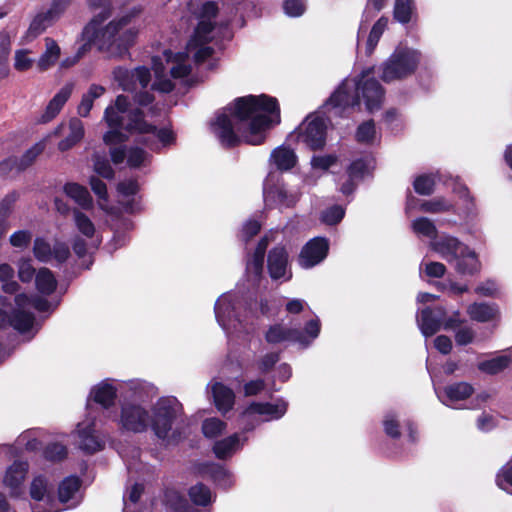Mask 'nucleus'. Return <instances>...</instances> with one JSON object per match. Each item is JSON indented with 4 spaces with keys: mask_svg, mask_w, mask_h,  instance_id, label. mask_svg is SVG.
Listing matches in <instances>:
<instances>
[{
    "mask_svg": "<svg viewBox=\"0 0 512 512\" xmlns=\"http://www.w3.org/2000/svg\"><path fill=\"white\" fill-rule=\"evenodd\" d=\"M88 463L81 461L79 464L80 476L73 474L66 476L65 480V503L66 510L76 508L84 499L85 488L93 479V475L88 474Z\"/></svg>",
    "mask_w": 512,
    "mask_h": 512,
    "instance_id": "obj_12",
    "label": "nucleus"
},
{
    "mask_svg": "<svg viewBox=\"0 0 512 512\" xmlns=\"http://www.w3.org/2000/svg\"><path fill=\"white\" fill-rule=\"evenodd\" d=\"M197 473L209 479L219 488L228 490L234 485L233 474L222 464L216 462H201L196 465Z\"/></svg>",
    "mask_w": 512,
    "mask_h": 512,
    "instance_id": "obj_17",
    "label": "nucleus"
},
{
    "mask_svg": "<svg viewBox=\"0 0 512 512\" xmlns=\"http://www.w3.org/2000/svg\"><path fill=\"white\" fill-rule=\"evenodd\" d=\"M93 401L101 405L104 409H109L115 404L117 399V389L108 382H101L94 386L90 392Z\"/></svg>",
    "mask_w": 512,
    "mask_h": 512,
    "instance_id": "obj_28",
    "label": "nucleus"
},
{
    "mask_svg": "<svg viewBox=\"0 0 512 512\" xmlns=\"http://www.w3.org/2000/svg\"><path fill=\"white\" fill-rule=\"evenodd\" d=\"M383 429L385 434L392 439L401 437L400 423L393 413H388L383 419Z\"/></svg>",
    "mask_w": 512,
    "mask_h": 512,
    "instance_id": "obj_57",
    "label": "nucleus"
},
{
    "mask_svg": "<svg viewBox=\"0 0 512 512\" xmlns=\"http://www.w3.org/2000/svg\"><path fill=\"white\" fill-rule=\"evenodd\" d=\"M412 230L418 235L436 239L438 235L437 228L433 221L427 217H418L412 222Z\"/></svg>",
    "mask_w": 512,
    "mask_h": 512,
    "instance_id": "obj_44",
    "label": "nucleus"
},
{
    "mask_svg": "<svg viewBox=\"0 0 512 512\" xmlns=\"http://www.w3.org/2000/svg\"><path fill=\"white\" fill-rule=\"evenodd\" d=\"M53 485L43 475L35 476L30 484V496L37 502H42L45 507L42 509L39 504L32 507L33 512H59L64 503V496L61 493V483L58 487V496L54 497Z\"/></svg>",
    "mask_w": 512,
    "mask_h": 512,
    "instance_id": "obj_8",
    "label": "nucleus"
},
{
    "mask_svg": "<svg viewBox=\"0 0 512 512\" xmlns=\"http://www.w3.org/2000/svg\"><path fill=\"white\" fill-rule=\"evenodd\" d=\"M211 122V130L220 145L227 150L242 143L259 146L265 143L269 131L281 122L280 106L267 94L235 98Z\"/></svg>",
    "mask_w": 512,
    "mask_h": 512,
    "instance_id": "obj_1",
    "label": "nucleus"
},
{
    "mask_svg": "<svg viewBox=\"0 0 512 512\" xmlns=\"http://www.w3.org/2000/svg\"><path fill=\"white\" fill-rule=\"evenodd\" d=\"M510 363V357L502 355L480 362L478 364V369L486 374L496 375L506 369Z\"/></svg>",
    "mask_w": 512,
    "mask_h": 512,
    "instance_id": "obj_40",
    "label": "nucleus"
},
{
    "mask_svg": "<svg viewBox=\"0 0 512 512\" xmlns=\"http://www.w3.org/2000/svg\"><path fill=\"white\" fill-rule=\"evenodd\" d=\"M113 76L119 86L127 92L136 90V82L142 89H146L151 81V72L146 66H138L134 70L118 66L113 70Z\"/></svg>",
    "mask_w": 512,
    "mask_h": 512,
    "instance_id": "obj_13",
    "label": "nucleus"
},
{
    "mask_svg": "<svg viewBox=\"0 0 512 512\" xmlns=\"http://www.w3.org/2000/svg\"><path fill=\"white\" fill-rule=\"evenodd\" d=\"M348 176L352 179L361 180L368 173V162L364 158L353 160L346 170Z\"/></svg>",
    "mask_w": 512,
    "mask_h": 512,
    "instance_id": "obj_56",
    "label": "nucleus"
},
{
    "mask_svg": "<svg viewBox=\"0 0 512 512\" xmlns=\"http://www.w3.org/2000/svg\"><path fill=\"white\" fill-rule=\"evenodd\" d=\"M66 197L72 198L84 210L93 207V199L88 189L78 183H66Z\"/></svg>",
    "mask_w": 512,
    "mask_h": 512,
    "instance_id": "obj_31",
    "label": "nucleus"
},
{
    "mask_svg": "<svg viewBox=\"0 0 512 512\" xmlns=\"http://www.w3.org/2000/svg\"><path fill=\"white\" fill-rule=\"evenodd\" d=\"M264 259L265 258L253 254L251 260L247 262L246 271L253 276L255 281H259L262 277Z\"/></svg>",
    "mask_w": 512,
    "mask_h": 512,
    "instance_id": "obj_64",
    "label": "nucleus"
},
{
    "mask_svg": "<svg viewBox=\"0 0 512 512\" xmlns=\"http://www.w3.org/2000/svg\"><path fill=\"white\" fill-rule=\"evenodd\" d=\"M92 10L101 9L84 27L81 39L76 42V53L73 57H66V68L75 65L84 57L93 46L107 58L121 59L130 55L129 50L136 43L139 27L135 20L143 9L135 6L124 15L110 21L106 26L102 24L112 15L111 0H87Z\"/></svg>",
    "mask_w": 512,
    "mask_h": 512,
    "instance_id": "obj_2",
    "label": "nucleus"
},
{
    "mask_svg": "<svg viewBox=\"0 0 512 512\" xmlns=\"http://www.w3.org/2000/svg\"><path fill=\"white\" fill-rule=\"evenodd\" d=\"M262 224L259 220L251 218L248 219L244 224L242 225V229L239 234V238L242 242L247 244L250 242L256 235L259 234L261 231Z\"/></svg>",
    "mask_w": 512,
    "mask_h": 512,
    "instance_id": "obj_53",
    "label": "nucleus"
},
{
    "mask_svg": "<svg viewBox=\"0 0 512 512\" xmlns=\"http://www.w3.org/2000/svg\"><path fill=\"white\" fill-rule=\"evenodd\" d=\"M33 253L34 256L41 262H47L52 257V250L50 244L41 238L35 239Z\"/></svg>",
    "mask_w": 512,
    "mask_h": 512,
    "instance_id": "obj_60",
    "label": "nucleus"
},
{
    "mask_svg": "<svg viewBox=\"0 0 512 512\" xmlns=\"http://www.w3.org/2000/svg\"><path fill=\"white\" fill-rule=\"evenodd\" d=\"M146 155L147 153L143 148L137 146L130 147L127 152V165L132 169L140 168L145 161Z\"/></svg>",
    "mask_w": 512,
    "mask_h": 512,
    "instance_id": "obj_59",
    "label": "nucleus"
},
{
    "mask_svg": "<svg viewBox=\"0 0 512 512\" xmlns=\"http://www.w3.org/2000/svg\"><path fill=\"white\" fill-rule=\"evenodd\" d=\"M37 290L43 295H50L56 289L57 282L52 272L47 268H41L35 276Z\"/></svg>",
    "mask_w": 512,
    "mask_h": 512,
    "instance_id": "obj_37",
    "label": "nucleus"
},
{
    "mask_svg": "<svg viewBox=\"0 0 512 512\" xmlns=\"http://www.w3.org/2000/svg\"><path fill=\"white\" fill-rule=\"evenodd\" d=\"M432 245L448 261H456L455 269L459 274L473 276L480 272L481 262L477 253L458 238L443 236Z\"/></svg>",
    "mask_w": 512,
    "mask_h": 512,
    "instance_id": "obj_6",
    "label": "nucleus"
},
{
    "mask_svg": "<svg viewBox=\"0 0 512 512\" xmlns=\"http://www.w3.org/2000/svg\"><path fill=\"white\" fill-rule=\"evenodd\" d=\"M61 134L62 125H59L53 132L25 150L20 156L12 154L2 159L0 161V178L7 179L13 174H19L27 170L35 163L46 147L57 146L62 151L64 149V138Z\"/></svg>",
    "mask_w": 512,
    "mask_h": 512,
    "instance_id": "obj_5",
    "label": "nucleus"
},
{
    "mask_svg": "<svg viewBox=\"0 0 512 512\" xmlns=\"http://www.w3.org/2000/svg\"><path fill=\"white\" fill-rule=\"evenodd\" d=\"M226 423L218 418H208L202 423V433L206 438L212 439L222 434Z\"/></svg>",
    "mask_w": 512,
    "mask_h": 512,
    "instance_id": "obj_51",
    "label": "nucleus"
},
{
    "mask_svg": "<svg viewBox=\"0 0 512 512\" xmlns=\"http://www.w3.org/2000/svg\"><path fill=\"white\" fill-rule=\"evenodd\" d=\"M184 54L176 53L174 56V61L177 63L170 69V75L174 79H181L187 77L191 73V66L183 63Z\"/></svg>",
    "mask_w": 512,
    "mask_h": 512,
    "instance_id": "obj_58",
    "label": "nucleus"
},
{
    "mask_svg": "<svg viewBox=\"0 0 512 512\" xmlns=\"http://www.w3.org/2000/svg\"><path fill=\"white\" fill-rule=\"evenodd\" d=\"M422 60V53L410 47L398 46L382 63L380 78L385 83L403 80L415 74Z\"/></svg>",
    "mask_w": 512,
    "mask_h": 512,
    "instance_id": "obj_7",
    "label": "nucleus"
},
{
    "mask_svg": "<svg viewBox=\"0 0 512 512\" xmlns=\"http://www.w3.org/2000/svg\"><path fill=\"white\" fill-rule=\"evenodd\" d=\"M453 209L454 206L443 197L426 200L420 204V210L427 213L450 212Z\"/></svg>",
    "mask_w": 512,
    "mask_h": 512,
    "instance_id": "obj_45",
    "label": "nucleus"
},
{
    "mask_svg": "<svg viewBox=\"0 0 512 512\" xmlns=\"http://www.w3.org/2000/svg\"><path fill=\"white\" fill-rule=\"evenodd\" d=\"M264 338L268 344L272 345H276L284 341L298 342L301 344L309 343L302 331L296 328H286L281 324L270 325L264 334Z\"/></svg>",
    "mask_w": 512,
    "mask_h": 512,
    "instance_id": "obj_21",
    "label": "nucleus"
},
{
    "mask_svg": "<svg viewBox=\"0 0 512 512\" xmlns=\"http://www.w3.org/2000/svg\"><path fill=\"white\" fill-rule=\"evenodd\" d=\"M12 34L8 30H0V80L10 73L9 56L12 50Z\"/></svg>",
    "mask_w": 512,
    "mask_h": 512,
    "instance_id": "obj_30",
    "label": "nucleus"
},
{
    "mask_svg": "<svg viewBox=\"0 0 512 512\" xmlns=\"http://www.w3.org/2000/svg\"><path fill=\"white\" fill-rule=\"evenodd\" d=\"M239 436L234 433L226 438L218 440L214 443L212 451L216 458L225 460L229 458L239 447Z\"/></svg>",
    "mask_w": 512,
    "mask_h": 512,
    "instance_id": "obj_34",
    "label": "nucleus"
},
{
    "mask_svg": "<svg viewBox=\"0 0 512 512\" xmlns=\"http://www.w3.org/2000/svg\"><path fill=\"white\" fill-rule=\"evenodd\" d=\"M296 140L311 151L323 150L326 145L327 126L323 118L316 116L306 119L294 131Z\"/></svg>",
    "mask_w": 512,
    "mask_h": 512,
    "instance_id": "obj_9",
    "label": "nucleus"
},
{
    "mask_svg": "<svg viewBox=\"0 0 512 512\" xmlns=\"http://www.w3.org/2000/svg\"><path fill=\"white\" fill-rule=\"evenodd\" d=\"M17 267L18 277L24 283L30 282L33 279V277L36 276L35 269L32 265L31 259L21 258L18 261Z\"/></svg>",
    "mask_w": 512,
    "mask_h": 512,
    "instance_id": "obj_61",
    "label": "nucleus"
},
{
    "mask_svg": "<svg viewBox=\"0 0 512 512\" xmlns=\"http://www.w3.org/2000/svg\"><path fill=\"white\" fill-rule=\"evenodd\" d=\"M51 307V303L42 296L17 294L14 298V307L6 297H0V329L12 327L20 333H25L34 326L35 317L31 309L48 312Z\"/></svg>",
    "mask_w": 512,
    "mask_h": 512,
    "instance_id": "obj_3",
    "label": "nucleus"
},
{
    "mask_svg": "<svg viewBox=\"0 0 512 512\" xmlns=\"http://www.w3.org/2000/svg\"><path fill=\"white\" fill-rule=\"evenodd\" d=\"M415 10L414 0H395L393 17L401 24H408Z\"/></svg>",
    "mask_w": 512,
    "mask_h": 512,
    "instance_id": "obj_41",
    "label": "nucleus"
},
{
    "mask_svg": "<svg viewBox=\"0 0 512 512\" xmlns=\"http://www.w3.org/2000/svg\"><path fill=\"white\" fill-rule=\"evenodd\" d=\"M32 240V233L29 230H18L14 232L10 238V244L18 249H25Z\"/></svg>",
    "mask_w": 512,
    "mask_h": 512,
    "instance_id": "obj_63",
    "label": "nucleus"
},
{
    "mask_svg": "<svg viewBox=\"0 0 512 512\" xmlns=\"http://www.w3.org/2000/svg\"><path fill=\"white\" fill-rule=\"evenodd\" d=\"M326 106L346 110L359 105V95H351L345 82H342L325 101Z\"/></svg>",
    "mask_w": 512,
    "mask_h": 512,
    "instance_id": "obj_23",
    "label": "nucleus"
},
{
    "mask_svg": "<svg viewBox=\"0 0 512 512\" xmlns=\"http://www.w3.org/2000/svg\"><path fill=\"white\" fill-rule=\"evenodd\" d=\"M446 316L447 309L443 305L428 306L422 309L417 320L422 334L425 337L435 335L443 326Z\"/></svg>",
    "mask_w": 512,
    "mask_h": 512,
    "instance_id": "obj_16",
    "label": "nucleus"
},
{
    "mask_svg": "<svg viewBox=\"0 0 512 512\" xmlns=\"http://www.w3.org/2000/svg\"><path fill=\"white\" fill-rule=\"evenodd\" d=\"M32 52L29 49H17L14 53V68L19 72H25L31 69L35 63L34 58L30 56Z\"/></svg>",
    "mask_w": 512,
    "mask_h": 512,
    "instance_id": "obj_52",
    "label": "nucleus"
},
{
    "mask_svg": "<svg viewBox=\"0 0 512 512\" xmlns=\"http://www.w3.org/2000/svg\"><path fill=\"white\" fill-rule=\"evenodd\" d=\"M372 68L363 70L355 79V95L362 97L368 112L372 113L379 110L382 106L385 90L375 78H368L372 73Z\"/></svg>",
    "mask_w": 512,
    "mask_h": 512,
    "instance_id": "obj_11",
    "label": "nucleus"
},
{
    "mask_svg": "<svg viewBox=\"0 0 512 512\" xmlns=\"http://www.w3.org/2000/svg\"><path fill=\"white\" fill-rule=\"evenodd\" d=\"M328 252V240L324 237H315L302 247L298 263L304 269L312 268L321 263L327 257Z\"/></svg>",
    "mask_w": 512,
    "mask_h": 512,
    "instance_id": "obj_15",
    "label": "nucleus"
},
{
    "mask_svg": "<svg viewBox=\"0 0 512 512\" xmlns=\"http://www.w3.org/2000/svg\"><path fill=\"white\" fill-rule=\"evenodd\" d=\"M435 180L431 175H418L413 181L414 191L423 196H430L435 190Z\"/></svg>",
    "mask_w": 512,
    "mask_h": 512,
    "instance_id": "obj_46",
    "label": "nucleus"
},
{
    "mask_svg": "<svg viewBox=\"0 0 512 512\" xmlns=\"http://www.w3.org/2000/svg\"><path fill=\"white\" fill-rule=\"evenodd\" d=\"M72 250L77 257V261H74L75 264L72 263V256L69 251V248L66 246V269L68 266L73 268L72 274L77 276L79 272L82 270H88L92 266L94 259L91 254L87 252V242L83 238L76 236L72 240ZM68 280V272L66 271V281Z\"/></svg>",
    "mask_w": 512,
    "mask_h": 512,
    "instance_id": "obj_18",
    "label": "nucleus"
},
{
    "mask_svg": "<svg viewBox=\"0 0 512 512\" xmlns=\"http://www.w3.org/2000/svg\"><path fill=\"white\" fill-rule=\"evenodd\" d=\"M93 169L102 178L112 180L115 177V171L109 161L102 156H93Z\"/></svg>",
    "mask_w": 512,
    "mask_h": 512,
    "instance_id": "obj_54",
    "label": "nucleus"
},
{
    "mask_svg": "<svg viewBox=\"0 0 512 512\" xmlns=\"http://www.w3.org/2000/svg\"><path fill=\"white\" fill-rule=\"evenodd\" d=\"M215 29V23L211 20L201 19L197 23L191 42L194 45H204L211 41L210 34Z\"/></svg>",
    "mask_w": 512,
    "mask_h": 512,
    "instance_id": "obj_38",
    "label": "nucleus"
},
{
    "mask_svg": "<svg viewBox=\"0 0 512 512\" xmlns=\"http://www.w3.org/2000/svg\"><path fill=\"white\" fill-rule=\"evenodd\" d=\"M60 13L61 8L58 3H54L49 9L39 11L33 17L27 31L22 36L21 43H29L41 35L60 17Z\"/></svg>",
    "mask_w": 512,
    "mask_h": 512,
    "instance_id": "obj_14",
    "label": "nucleus"
},
{
    "mask_svg": "<svg viewBox=\"0 0 512 512\" xmlns=\"http://www.w3.org/2000/svg\"><path fill=\"white\" fill-rule=\"evenodd\" d=\"M247 309L252 316L259 318L260 316L271 318L278 315L280 305L275 298L260 297L248 304Z\"/></svg>",
    "mask_w": 512,
    "mask_h": 512,
    "instance_id": "obj_26",
    "label": "nucleus"
},
{
    "mask_svg": "<svg viewBox=\"0 0 512 512\" xmlns=\"http://www.w3.org/2000/svg\"><path fill=\"white\" fill-rule=\"evenodd\" d=\"M278 170L287 171L292 169L297 163V156L290 148L280 146L275 148L271 153Z\"/></svg>",
    "mask_w": 512,
    "mask_h": 512,
    "instance_id": "obj_33",
    "label": "nucleus"
},
{
    "mask_svg": "<svg viewBox=\"0 0 512 512\" xmlns=\"http://www.w3.org/2000/svg\"><path fill=\"white\" fill-rule=\"evenodd\" d=\"M345 216V209L341 205H332L321 213L320 220L322 223L334 226L339 224Z\"/></svg>",
    "mask_w": 512,
    "mask_h": 512,
    "instance_id": "obj_50",
    "label": "nucleus"
},
{
    "mask_svg": "<svg viewBox=\"0 0 512 512\" xmlns=\"http://www.w3.org/2000/svg\"><path fill=\"white\" fill-rule=\"evenodd\" d=\"M149 428L154 435L162 440L178 442L181 438L179 428L172 430L174 423L183 415V406L175 397H161L153 405Z\"/></svg>",
    "mask_w": 512,
    "mask_h": 512,
    "instance_id": "obj_4",
    "label": "nucleus"
},
{
    "mask_svg": "<svg viewBox=\"0 0 512 512\" xmlns=\"http://www.w3.org/2000/svg\"><path fill=\"white\" fill-rule=\"evenodd\" d=\"M188 496L196 506L206 507L212 503V493L208 486L202 482L192 485L188 489Z\"/></svg>",
    "mask_w": 512,
    "mask_h": 512,
    "instance_id": "obj_36",
    "label": "nucleus"
},
{
    "mask_svg": "<svg viewBox=\"0 0 512 512\" xmlns=\"http://www.w3.org/2000/svg\"><path fill=\"white\" fill-rule=\"evenodd\" d=\"M268 196L276 203L285 207H293L297 202V198L294 195L290 194L284 187L280 186L272 187L268 192Z\"/></svg>",
    "mask_w": 512,
    "mask_h": 512,
    "instance_id": "obj_49",
    "label": "nucleus"
},
{
    "mask_svg": "<svg viewBox=\"0 0 512 512\" xmlns=\"http://www.w3.org/2000/svg\"><path fill=\"white\" fill-rule=\"evenodd\" d=\"M467 312L472 320L484 323L493 320L498 313V309L495 304L475 302L469 305Z\"/></svg>",
    "mask_w": 512,
    "mask_h": 512,
    "instance_id": "obj_32",
    "label": "nucleus"
},
{
    "mask_svg": "<svg viewBox=\"0 0 512 512\" xmlns=\"http://www.w3.org/2000/svg\"><path fill=\"white\" fill-rule=\"evenodd\" d=\"M128 122L124 129L133 134H149L157 130V126L145 120V113L141 108H134L128 112Z\"/></svg>",
    "mask_w": 512,
    "mask_h": 512,
    "instance_id": "obj_25",
    "label": "nucleus"
},
{
    "mask_svg": "<svg viewBox=\"0 0 512 512\" xmlns=\"http://www.w3.org/2000/svg\"><path fill=\"white\" fill-rule=\"evenodd\" d=\"M376 137V127L373 119L366 120L358 125L355 131V140L360 144H372Z\"/></svg>",
    "mask_w": 512,
    "mask_h": 512,
    "instance_id": "obj_43",
    "label": "nucleus"
},
{
    "mask_svg": "<svg viewBox=\"0 0 512 512\" xmlns=\"http://www.w3.org/2000/svg\"><path fill=\"white\" fill-rule=\"evenodd\" d=\"M78 436L80 449L88 455H93L104 448V442L95 434L94 424L79 429Z\"/></svg>",
    "mask_w": 512,
    "mask_h": 512,
    "instance_id": "obj_27",
    "label": "nucleus"
},
{
    "mask_svg": "<svg viewBox=\"0 0 512 512\" xmlns=\"http://www.w3.org/2000/svg\"><path fill=\"white\" fill-rule=\"evenodd\" d=\"M150 411L140 403L124 402L120 408L118 425L121 430L141 434L149 429Z\"/></svg>",
    "mask_w": 512,
    "mask_h": 512,
    "instance_id": "obj_10",
    "label": "nucleus"
},
{
    "mask_svg": "<svg viewBox=\"0 0 512 512\" xmlns=\"http://www.w3.org/2000/svg\"><path fill=\"white\" fill-rule=\"evenodd\" d=\"M284 13L289 17H300L306 10L304 0H284L283 1Z\"/></svg>",
    "mask_w": 512,
    "mask_h": 512,
    "instance_id": "obj_62",
    "label": "nucleus"
},
{
    "mask_svg": "<svg viewBox=\"0 0 512 512\" xmlns=\"http://www.w3.org/2000/svg\"><path fill=\"white\" fill-rule=\"evenodd\" d=\"M29 471V463L27 461L17 459L7 469L4 484L10 488L11 495L19 497L23 493V485Z\"/></svg>",
    "mask_w": 512,
    "mask_h": 512,
    "instance_id": "obj_19",
    "label": "nucleus"
},
{
    "mask_svg": "<svg viewBox=\"0 0 512 512\" xmlns=\"http://www.w3.org/2000/svg\"><path fill=\"white\" fill-rule=\"evenodd\" d=\"M73 214L78 231L87 238H92L95 234V226L91 219L85 213L77 209L73 210Z\"/></svg>",
    "mask_w": 512,
    "mask_h": 512,
    "instance_id": "obj_47",
    "label": "nucleus"
},
{
    "mask_svg": "<svg viewBox=\"0 0 512 512\" xmlns=\"http://www.w3.org/2000/svg\"><path fill=\"white\" fill-rule=\"evenodd\" d=\"M288 403L279 399L276 403L252 402L243 414L270 415L272 419H280L287 412Z\"/></svg>",
    "mask_w": 512,
    "mask_h": 512,
    "instance_id": "obj_22",
    "label": "nucleus"
},
{
    "mask_svg": "<svg viewBox=\"0 0 512 512\" xmlns=\"http://www.w3.org/2000/svg\"><path fill=\"white\" fill-rule=\"evenodd\" d=\"M64 106V94L61 91H59L48 103L45 111L39 118V122L42 124L49 123L52 121L62 110Z\"/></svg>",
    "mask_w": 512,
    "mask_h": 512,
    "instance_id": "obj_42",
    "label": "nucleus"
},
{
    "mask_svg": "<svg viewBox=\"0 0 512 512\" xmlns=\"http://www.w3.org/2000/svg\"><path fill=\"white\" fill-rule=\"evenodd\" d=\"M45 50L37 61V67L40 71H46L53 67L61 56V48L52 38H45Z\"/></svg>",
    "mask_w": 512,
    "mask_h": 512,
    "instance_id": "obj_29",
    "label": "nucleus"
},
{
    "mask_svg": "<svg viewBox=\"0 0 512 512\" xmlns=\"http://www.w3.org/2000/svg\"><path fill=\"white\" fill-rule=\"evenodd\" d=\"M444 392L449 400L461 401L469 398L473 394L474 388L467 382H458L446 386Z\"/></svg>",
    "mask_w": 512,
    "mask_h": 512,
    "instance_id": "obj_39",
    "label": "nucleus"
},
{
    "mask_svg": "<svg viewBox=\"0 0 512 512\" xmlns=\"http://www.w3.org/2000/svg\"><path fill=\"white\" fill-rule=\"evenodd\" d=\"M70 133L66 136V150L72 148L84 137V126L80 119L71 118L69 121Z\"/></svg>",
    "mask_w": 512,
    "mask_h": 512,
    "instance_id": "obj_48",
    "label": "nucleus"
},
{
    "mask_svg": "<svg viewBox=\"0 0 512 512\" xmlns=\"http://www.w3.org/2000/svg\"><path fill=\"white\" fill-rule=\"evenodd\" d=\"M289 264V254L284 245L274 246L267 256V269L272 280L285 277Z\"/></svg>",
    "mask_w": 512,
    "mask_h": 512,
    "instance_id": "obj_20",
    "label": "nucleus"
},
{
    "mask_svg": "<svg viewBox=\"0 0 512 512\" xmlns=\"http://www.w3.org/2000/svg\"><path fill=\"white\" fill-rule=\"evenodd\" d=\"M163 502L173 512H189L191 510L185 496L175 489H166Z\"/></svg>",
    "mask_w": 512,
    "mask_h": 512,
    "instance_id": "obj_35",
    "label": "nucleus"
},
{
    "mask_svg": "<svg viewBox=\"0 0 512 512\" xmlns=\"http://www.w3.org/2000/svg\"><path fill=\"white\" fill-rule=\"evenodd\" d=\"M213 402L216 409L222 414H226L233 409L235 404L234 391L221 382L212 385Z\"/></svg>",
    "mask_w": 512,
    "mask_h": 512,
    "instance_id": "obj_24",
    "label": "nucleus"
},
{
    "mask_svg": "<svg viewBox=\"0 0 512 512\" xmlns=\"http://www.w3.org/2000/svg\"><path fill=\"white\" fill-rule=\"evenodd\" d=\"M14 277V269L11 265L3 263L0 265V281H2L3 289L6 292L13 293L17 290L18 284L12 281Z\"/></svg>",
    "mask_w": 512,
    "mask_h": 512,
    "instance_id": "obj_55",
    "label": "nucleus"
}]
</instances>
